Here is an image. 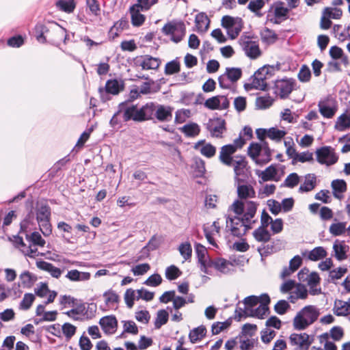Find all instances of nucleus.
I'll return each mask as SVG.
<instances>
[{"instance_id": "nucleus-1", "label": "nucleus", "mask_w": 350, "mask_h": 350, "mask_svg": "<svg viewBox=\"0 0 350 350\" xmlns=\"http://www.w3.org/2000/svg\"><path fill=\"white\" fill-rule=\"evenodd\" d=\"M258 204L254 201L243 202L236 200L228 208L226 215V230L234 237L244 235L256 223L254 219Z\"/></svg>"}, {"instance_id": "nucleus-2", "label": "nucleus", "mask_w": 350, "mask_h": 350, "mask_svg": "<svg viewBox=\"0 0 350 350\" xmlns=\"http://www.w3.org/2000/svg\"><path fill=\"white\" fill-rule=\"evenodd\" d=\"M320 314L319 309L312 305L304 307L293 319V324L296 330L306 329L313 324Z\"/></svg>"}, {"instance_id": "nucleus-3", "label": "nucleus", "mask_w": 350, "mask_h": 350, "mask_svg": "<svg viewBox=\"0 0 350 350\" xmlns=\"http://www.w3.org/2000/svg\"><path fill=\"white\" fill-rule=\"evenodd\" d=\"M249 156L258 165H262L271 159V150L267 142L259 144L252 143L248 148Z\"/></svg>"}, {"instance_id": "nucleus-4", "label": "nucleus", "mask_w": 350, "mask_h": 350, "mask_svg": "<svg viewBox=\"0 0 350 350\" xmlns=\"http://www.w3.org/2000/svg\"><path fill=\"white\" fill-rule=\"evenodd\" d=\"M65 30L55 23H51L49 27L40 23L37 24L35 27V36L37 40L41 43H44L47 38L53 41L54 38L51 33L63 36Z\"/></svg>"}, {"instance_id": "nucleus-5", "label": "nucleus", "mask_w": 350, "mask_h": 350, "mask_svg": "<svg viewBox=\"0 0 350 350\" xmlns=\"http://www.w3.org/2000/svg\"><path fill=\"white\" fill-rule=\"evenodd\" d=\"M221 26L227 30L228 36L234 40L242 30L243 22L240 17H233L231 16H224L221 21Z\"/></svg>"}, {"instance_id": "nucleus-6", "label": "nucleus", "mask_w": 350, "mask_h": 350, "mask_svg": "<svg viewBox=\"0 0 350 350\" xmlns=\"http://www.w3.org/2000/svg\"><path fill=\"white\" fill-rule=\"evenodd\" d=\"M51 208L47 205L39 206L36 211V219L40 229L44 236L51 234L52 229L50 224Z\"/></svg>"}, {"instance_id": "nucleus-7", "label": "nucleus", "mask_w": 350, "mask_h": 350, "mask_svg": "<svg viewBox=\"0 0 350 350\" xmlns=\"http://www.w3.org/2000/svg\"><path fill=\"white\" fill-rule=\"evenodd\" d=\"M321 116L327 119L332 118L338 111V102L331 96L321 98L318 103Z\"/></svg>"}, {"instance_id": "nucleus-8", "label": "nucleus", "mask_w": 350, "mask_h": 350, "mask_svg": "<svg viewBox=\"0 0 350 350\" xmlns=\"http://www.w3.org/2000/svg\"><path fill=\"white\" fill-rule=\"evenodd\" d=\"M242 76V70L239 68H226L224 74L218 78L219 85L223 89H229Z\"/></svg>"}, {"instance_id": "nucleus-9", "label": "nucleus", "mask_w": 350, "mask_h": 350, "mask_svg": "<svg viewBox=\"0 0 350 350\" xmlns=\"http://www.w3.org/2000/svg\"><path fill=\"white\" fill-rule=\"evenodd\" d=\"M240 45L245 55L251 59H256L261 55L258 42L250 36H242L239 40Z\"/></svg>"}, {"instance_id": "nucleus-10", "label": "nucleus", "mask_w": 350, "mask_h": 350, "mask_svg": "<svg viewBox=\"0 0 350 350\" xmlns=\"http://www.w3.org/2000/svg\"><path fill=\"white\" fill-rule=\"evenodd\" d=\"M289 10L284 7V3L281 1L273 3L269 10L267 18L275 24L280 23L287 18Z\"/></svg>"}, {"instance_id": "nucleus-11", "label": "nucleus", "mask_w": 350, "mask_h": 350, "mask_svg": "<svg viewBox=\"0 0 350 350\" xmlns=\"http://www.w3.org/2000/svg\"><path fill=\"white\" fill-rule=\"evenodd\" d=\"M316 155L319 163L327 166L335 164L338 159V157L331 146H323L317 149Z\"/></svg>"}, {"instance_id": "nucleus-12", "label": "nucleus", "mask_w": 350, "mask_h": 350, "mask_svg": "<svg viewBox=\"0 0 350 350\" xmlns=\"http://www.w3.org/2000/svg\"><path fill=\"white\" fill-rule=\"evenodd\" d=\"M119 112L123 113V118L125 121L133 120L137 122H142L141 109L136 105L130 103H122L119 105Z\"/></svg>"}, {"instance_id": "nucleus-13", "label": "nucleus", "mask_w": 350, "mask_h": 350, "mask_svg": "<svg viewBox=\"0 0 350 350\" xmlns=\"http://www.w3.org/2000/svg\"><path fill=\"white\" fill-rule=\"evenodd\" d=\"M294 86L295 80L292 79L276 80L273 87V92L281 98H285L291 93Z\"/></svg>"}, {"instance_id": "nucleus-14", "label": "nucleus", "mask_w": 350, "mask_h": 350, "mask_svg": "<svg viewBox=\"0 0 350 350\" xmlns=\"http://www.w3.org/2000/svg\"><path fill=\"white\" fill-rule=\"evenodd\" d=\"M162 31L165 35L170 36L173 42L178 43L183 40L185 34V28L183 25L169 23L163 26Z\"/></svg>"}, {"instance_id": "nucleus-15", "label": "nucleus", "mask_w": 350, "mask_h": 350, "mask_svg": "<svg viewBox=\"0 0 350 350\" xmlns=\"http://www.w3.org/2000/svg\"><path fill=\"white\" fill-rule=\"evenodd\" d=\"M268 306L265 304H260L255 310H242V308L237 307L235 310V318L240 321L241 318L246 317H256L259 319H264L268 312Z\"/></svg>"}, {"instance_id": "nucleus-16", "label": "nucleus", "mask_w": 350, "mask_h": 350, "mask_svg": "<svg viewBox=\"0 0 350 350\" xmlns=\"http://www.w3.org/2000/svg\"><path fill=\"white\" fill-rule=\"evenodd\" d=\"M206 129L213 137H222L223 133L226 131V122L221 118H214L208 120Z\"/></svg>"}, {"instance_id": "nucleus-17", "label": "nucleus", "mask_w": 350, "mask_h": 350, "mask_svg": "<svg viewBox=\"0 0 350 350\" xmlns=\"http://www.w3.org/2000/svg\"><path fill=\"white\" fill-rule=\"evenodd\" d=\"M208 267H214L217 271L222 274L228 275L235 272V266L228 260L224 258H217L210 261Z\"/></svg>"}, {"instance_id": "nucleus-18", "label": "nucleus", "mask_w": 350, "mask_h": 350, "mask_svg": "<svg viewBox=\"0 0 350 350\" xmlns=\"http://www.w3.org/2000/svg\"><path fill=\"white\" fill-rule=\"evenodd\" d=\"M16 243L18 248L25 256H29V258H36L39 256V252H38V247L39 246L38 245L27 242L25 243L21 237L16 239Z\"/></svg>"}, {"instance_id": "nucleus-19", "label": "nucleus", "mask_w": 350, "mask_h": 350, "mask_svg": "<svg viewBox=\"0 0 350 350\" xmlns=\"http://www.w3.org/2000/svg\"><path fill=\"white\" fill-rule=\"evenodd\" d=\"M290 342L292 345H296L299 350H308L311 345L309 335L306 333L292 334L290 337Z\"/></svg>"}, {"instance_id": "nucleus-20", "label": "nucleus", "mask_w": 350, "mask_h": 350, "mask_svg": "<svg viewBox=\"0 0 350 350\" xmlns=\"http://www.w3.org/2000/svg\"><path fill=\"white\" fill-rule=\"evenodd\" d=\"M196 252L198 258V262L201 265V270L205 273L208 274L209 273L207 269L210 265L209 262L212 260L208 259V257L206 255V249L203 245L198 243L196 245Z\"/></svg>"}, {"instance_id": "nucleus-21", "label": "nucleus", "mask_w": 350, "mask_h": 350, "mask_svg": "<svg viewBox=\"0 0 350 350\" xmlns=\"http://www.w3.org/2000/svg\"><path fill=\"white\" fill-rule=\"evenodd\" d=\"M103 296L105 299V305L100 306L102 310H108L109 309H116L118 307L119 296L116 293L113 291H108L105 292Z\"/></svg>"}, {"instance_id": "nucleus-22", "label": "nucleus", "mask_w": 350, "mask_h": 350, "mask_svg": "<svg viewBox=\"0 0 350 350\" xmlns=\"http://www.w3.org/2000/svg\"><path fill=\"white\" fill-rule=\"evenodd\" d=\"M234 148L231 144L222 146L219 152V160L224 164L231 166L234 159L232 155L235 152Z\"/></svg>"}, {"instance_id": "nucleus-23", "label": "nucleus", "mask_w": 350, "mask_h": 350, "mask_svg": "<svg viewBox=\"0 0 350 350\" xmlns=\"http://www.w3.org/2000/svg\"><path fill=\"white\" fill-rule=\"evenodd\" d=\"M173 108L170 106L157 105L155 118L159 122H169L172 118Z\"/></svg>"}, {"instance_id": "nucleus-24", "label": "nucleus", "mask_w": 350, "mask_h": 350, "mask_svg": "<svg viewBox=\"0 0 350 350\" xmlns=\"http://www.w3.org/2000/svg\"><path fill=\"white\" fill-rule=\"evenodd\" d=\"M99 324L104 332L113 334L116 330L118 322L114 316H106L100 319Z\"/></svg>"}, {"instance_id": "nucleus-25", "label": "nucleus", "mask_w": 350, "mask_h": 350, "mask_svg": "<svg viewBox=\"0 0 350 350\" xmlns=\"http://www.w3.org/2000/svg\"><path fill=\"white\" fill-rule=\"evenodd\" d=\"M237 196L243 202H245L247 199L252 198L256 196V192L253 187L250 185H239L237 186Z\"/></svg>"}, {"instance_id": "nucleus-26", "label": "nucleus", "mask_w": 350, "mask_h": 350, "mask_svg": "<svg viewBox=\"0 0 350 350\" xmlns=\"http://www.w3.org/2000/svg\"><path fill=\"white\" fill-rule=\"evenodd\" d=\"M334 313L336 316H347L350 314V297L347 301L337 299L333 308Z\"/></svg>"}, {"instance_id": "nucleus-27", "label": "nucleus", "mask_w": 350, "mask_h": 350, "mask_svg": "<svg viewBox=\"0 0 350 350\" xmlns=\"http://www.w3.org/2000/svg\"><path fill=\"white\" fill-rule=\"evenodd\" d=\"M302 255L311 261H318L325 258L327 253L323 247L319 246L310 251L302 252Z\"/></svg>"}, {"instance_id": "nucleus-28", "label": "nucleus", "mask_w": 350, "mask_h": 350, "mask_svg": "<svg viewBox=\"0 0 350 350\" xmlns=\"http://www.w3.org/2000/svg\"><path fill=\"white\" fill-rule=\"evenodd\" d=\"M143 11L140 8L135 5H131L129 8V12L131 14V23L133 26L139 27L141 26L145 21L146 17L142 14Z\"/></svg>"}, {"instance_id": "nucleus-29", "label": "nucleus", "mask_w": 350, "mask_h": 350, "mask_svg": "<svg viewBox=\"0 0 350 350\" xmlns=\"http://www.w3.org/2000/svg\"><path fill=\"white\" fill-rule=\"evenodd\" d=\"M195 24L197 31L203 33L207 31L210 20L204 12H200L196 16Z\"/></svg>"}, {"instance_id": "nucleus-30", "label": "nucleus", "mask_w": 350, "mask_h": 350, "mask_svg": "<svg viewBox=\"0 0 350 350\" xmlns=\"http://www.w3.org/2000/svg\"><path fill=\"white\" fill-rule=\"evenodd\" d=\"M36 266L40 269L47 271L52 277L55 278H59L62 273V271L59 268L56 267L53 264L44 260L37 261Z\"/></svg>"}, {"instance_id": "nucleus-31", "label": "nucleus", "mask_w": 350, "mask_h": 350, "mask_svg": "<svg viewBox=\"0 0 350 350\" xmlns=\"http://www.w3.org/2000/svg\"><path fill=\"white\" fill-rule=\"evenodd\" d=\"M258 176L263 182L274 180L279 181L280 178L278 176V170L273 165L267 167L264 171L258 174Z\"/></svg>"}, {"instance_id": "nucleus-32", "label": "nucleus", "mask_w": 350, "mask_h": 350, "mask_svg": "<svg viewBox=\"0 0 350 350\" xmlns=\"http://www.w3.org/2000/svg\"><path fill=\"white\" fill-rule=\"evenodd\" d=\"M317 185V176L314 174H308L305 176V180L299 188L301 193L309 192L313 190Z\"/></svg>"}, {"instance_id": "nucleus-33", "label": "nucleus", "mask_w": 350, "mask_h": 350, "mask_svg": "<svg viewBox=\"0 0 350 350\" xmlns=\"http://www.w3.org/2000/svg\"><path fill=\"white\" fill-rule=\"evenodd\" d=\"M161 61L159 59L150 55H145L142 57L140 66L144 70H156L159 67Z\"/></svg>"}, {"instance_id": "nucleus-34", "label": "nucleus", "mask_w": 350, "mask_h": 350, "mask_svg": "<svg viewBox=\"0 0 350 350\" xmlns=\"http://www.w3.org/2000/svg\"><path fill=\"white\" fill-rule=\"evenodd\" d=\"M123 88V81L118 79H109L105 84L106 92L113 95L118 94Z\"/></svg>"}, {"instance_id": "nucleus-35", "label": "nucleus", "mask_w": 350, "mask_h": 350, "mask_svg": "<svg viewBox=\"0 0 350 350\" xmlns=\"http://www.w3.org/2000/svg\"><path fill=\"white\" fill-rule=\"evenodd\" d=\"M128 27V21L124 18H121L116 22L113 26L110 29L109 35L112 39L117 38L120 33Z\"/></svg>"}, {"instance_id": "nucleus-36", "label": "nucleus", "mask_w": 350, "mask_h": 350, "mask_svg": "<svg viewBox=\"0 0 350 350\" xmlns=\"http://www.w3.org/2000/svg\"><path fill=\"white\" fill-rule=\"evenodd\" d=\"M231 166L234 168V172L235 174V177L238 178V177L241 175H243L245 172V169L247 165V162L243 157L237 156L234 157V161H232Z\"/></svg>"}, {"instance_id": "nucleus-37", "label": "nucleus", "mask_w": 350, "mask_h": 350, "mask_svg": "<svg viewBox=\"0 0 350 350\" xmlns=\"http://www.w3.org/2000/svg\"><path fill=\"white\" fill-rule=\"evenodd\" d=\"M347 246L344 244V241L336 240L333 245L334 256L339 260L347 259Z\"/></svg>"}, {"instance_id": "nucleus-38", "label": "nucleus", "mask_w": 350, "mask_h": 350, "mask_svg": "<svg viewBox=\"0 0 350 350\" xmlns=\"http://www.w3.org/2000/svg\"><path fill=\"white\" fill-rule=\"evenodd\" d=\"M206 334V329L204 325H200L190 331L189 338L191 343H196L201 340Z\"/></svg>"}, {"instance_id": "nucleus-39", "label": "nucleus", "mask_w": 350, "mask_h": 350, "mask_svg": "<svg viewBox=\"0 0 350 350\" xmlns=\"http://www.w3.org/2000/svg\"><path fill=\"white\" fill-rule=\"evenodd\" d=\"M66 277L70 281H86L90 278V273L88 272H81L77 269L69 271Z\"/></svg>"}, {"instance_id": "nucleus-40", "label": "nucleus", "mask_w": 350, "mask_h": 350, "mask_svg": "<svg viewBox=\"0 0 350 350\" xmlns=\"http://www.w3.org/2000/svg\"><path fill=\"white\" fill-rule=\"evenodd\" d=\"M157 105L153 103H149L140 108L143 121L146 120H151L153 116L155 117Z\"/></svg>"}, {"instance_id": "nucleus-41", "label": "nucleus", "mask_w": 350, "mask_h": 350, "mask_svg": "<svg viewBox=\"0 0 350 350\" xmlns=\"http://www.w3.org/2000/svg\"><path fill=\"white\" fill-rule=\"evenodd\" d=\"M180 131L187 136L189 137H194L199 135L200 132V126L194 122L187 124L184 125Z\"/></svg>"}, {"instance_id": "nucleus-42", "label": "nucleus", "mask_w": 350, "mask_h": 350, "mask_svg": "<svg viewBox=\"0 0 350 350\" xmlns=\"http://www.w3.org/2000/svg\"><path fill=\"white\" fill-rule=\"evenodd\" d=\"M19 278L22 285L26 288L31 287L37 280V277L29 271H25L21 273L19 275Z\"/></svg>"}, {"instance_id": "nucleus-43", "label": "nucleus", "mask_w": 350, "mask_h": 350, "mask_svg": "<svg viewBox=\"0 0 350 350\" xmlns=\"http://www.w3.org/2000/svg\"><path fill=\"white\" fill-rule=\"evenodd\" d=\"M253 235L255 239L258 242L266 243L268 242L271 239V234L266 229V228L259 226L257 229H256Z\"/></svg>"}, {"instance_id": "nucleus-44", "label": "nucleus", "mask_w": 350, "mask_h": 350, "mask_svg": "<svg viewBox=\"0 0 350 350\" xmlns=\"http://www.w3.org/2000/svg\"><path fill=\"white\" fill-rule=\"evenodd\" d=\"M333 195L336 198H340L338 193H342L347 190V184L344 180L337 179L332 182Z\"/></svg>"}, {"instance_id": "nucleus-45", "label": "nucleus", "mask_w": 350, "mask_h": 350, "mask_svg": "<svg viewBox=\"0 0 350 350\" xmlns=\"http://www.w3.org/2000/svg\"><path fill=\"white\" fill-rule=\"evenodd\" d=\"M346 226V222L333 223L330 225L329 228V232L334 237L340 236L345 232L347 230Z\"/></svg>"}, {"instance_id": "nucleus-46", "label": "nucleus", "mask_w": 350, "mask_h": 350, "mask_svg": "<svg viewBox=\"0 0 350 350\" xmlns=\"http://www.w3.org/2000/svg\"><path fill=\"white\" fill-rule=\"evenodd\" d=\"M56 6L63 12L71 13L75 9L76 4L75 0H59L56 2Z\"/></svg>"}, {"instance_id": "nucleus-47", "label": "nucleus", "mask_w": 350, "mask_h": 350, "mask_svg": "<svg viewBox=\"0 0 350 350\" xmlns=\"http://www.w3.org/2000/svg\"><path fill=\"white\" fill-rule=\"evenodd\" d=\"M335 129L339 131H344L350 127V118L345 113L340 115L336 122Z\"/></svg>"}, {"instance_id": "nucleus-48", "label": "nucleus", "mask_w": 350, "mask_h": 350, "mask_svg": "<svg viewBox=\"0 0 350 350\" xmlns=\"http://www.w3.org/2000/svg\"><path fill=\"white\" fill-rule=\"evenodd\" d=\"M274 70L275 68L273 66H264L259 68L256 72H255L254 74L256 76L261 77L263 79V80L267 81V80L273 75Z\"/></svg>"}, {"instance_id": "nucleus-49", "label": "nucleus", "mask_w": 350, "mask_h": 350, "mask_svg": "<svg viewBox=\"0 0 350 350\" xmlns=\"http://www.w3.org/2000/svg\"><path fill=\"white\" fill-rule=\"evenodd\" d=\"M265 4L264 0H251L247 5V8L252 12L255 13L256 16L260 17L262 16L260 11L265 6Z\"/></svg>"}, {"instance_id": "nucleus-50", "label": "nucleus", "mask_w": 350, "mask_h": 350, "mask_svg": "<svg viewBox=\"0 0 350 350\" xmlns=\"http://www.w3.org/2000/svg\"><path fill=\"white\" fill-rule=\"evenodd\" d=\"M26 241L27 243H31L34 245H38L39 247H44L46 242L44 239H42L40 234L38 232H33L30 234H26Z\"/></svg>"}, {"instance_id": "nucleus-51", "label": "nucleus", "mask_w": 350, "mask_h": 350, "mask_svg": "<svg viewBox=\"0 0 350 350\" xmlns=\"http://www.w3.org/2000/svg\"><path fill=\"white\" fill-rule=\"evenodd\" d=\"M323 13L330 19H340L342 15L340 8L326 7L323 9Z\"/></svg>"}, {"instance_id": "nucleus-52", "label": "nucleus", "mask_w": 350, "mask_h": 350, "mask_svg": "<svg viewBox=\"0 0 350 350\" xmlns=\"http://www.w3.org/2000/svg\"><path fill=\"white\" fill-rule=\"evenodd\" d=\"M168 313L165 310H160L157 312V318L154 322L156 329H159L162 325L167 323L168 321Z\"/></svg>"}, {"instance_id": "nucleus-53", "label": "nucleus", "mask_w": 350, "mask_h": 350, "mask_svg": "<svg viewBox=\"0 0 350 350\" xmlns=\"http://www.w3.org/2000/svg\"><path fill=\"white\" fill-rule=\"evenodd\" d=\"M77 327L70 323H65L62 326L61 333L62 332L66 338V340H70V338L75 334Z\"/></svg>"}, {"instance_id": "nucleus-54", "label": "nucleus", "mask_w": 350, "mask_h": 350, "mask_svg": "<svg viewBox=\"0 0 350 350\" xmlns=\"http://www.w3.org/2000/svg\"><path fill=\"white\" fill-rule=\"evenodd\" d=\"M180 71V63L176 59L167 62L165 67V74L171 75Z\"/></svg>"}, {"instance_id": "nucleus-55", "label": "nucleus", "mask_w": 350, "mask_h": 350, "mask_svg": "<svg viewBox=\"0 0 350 350\" xmlns=\"http://www.w3.org/2000/svg\"><path fill=\"white\" fill-rule=\"evenodd\" d=\"M268 137L276 142L280 141L286 134V131L272 127L267 130Z\"/></svg>"}, {"instance_id": "nucleus-56", "label": "nucleus", "mask_w": 350, "mask_h": 350, "mask_svg": "<svg viewBox=\"0 0 350 350\" xmlns=\"http://www.w3.org/2000/svg\"><path fill=\"white\" fill-rule=\"evenodd\" d=\"M267 81L263 80L262 78L258 77L256 76L255 74H254L252 77V81L250 83L251 88L256 89V90H265L267 88Z\"/></svg>"}, {"instance_id": "nucleus-57", "label": "nucleus", "mask_w": 350, "mask_h": 350, "mask_svg": "<svg viewBox=\"0 0 350 350\" xmlns=\"http://www.w3.org/2000/svg\"><path fill=\"white\" fill-rule=\"evenodd\" d=\"M259 298L257 296L251 295L243 300L244 308L242 310H253V308L259 303Z\"/></svg>"}, {"instance_id": "nucleus-58", "label": "nucleus", "mask_w": 350, "mask_h": 350, "mask_svg": "<svg viewBox=\"0 0 350 350\" xmlns=\"http://www.w3.org/2000/svg\"><path fill=\"white\" fill-rule=\"evenodd\" d=\"M272 103L273 100L269 96L258 97L256 100V106L260 109L269 108Z\"/></svg>"}, {"instance_id": "nucleus-59", "label": "nucleus", "mask_w": 350, "mask_h": 350, "mask_svg": "<svg viewBox=\"0 0 350 350\" xmlns=\"http://www.w3.org/2000/svg\"><path fill=\"white\" fill-rule=\"evenodd\" d=\"M181 271L174 265L169 266L165 269V277L170 280H174L181 275Z\"/></svg>"}, {"instance_id": "nucleus-60", "label": "nucleus", "mask_w": 350, "mask_h": 350, "mask_svg": "<svg viewBox=\"0 0 350 350\" xmlns=\"http://www.w3.org/2000/svg\"><path fill=\"white\" fill-rule=\"evenodd\" d=\"M291 308L290 304L286 300L282 299L277 302L274 306V310L276 313L280 315L284 314Z\"/></svg>"}, {"instance_id": "nucleus-61", "label": "nucleus", "mask_w": 350, "mask_h": 350, "mask_svg": "<svg viewBox=\"0 0 350 350\" xmlns=\"http://www.w3.org/2000/svg\"><path fill=\"white\" fill-rule=\"evenodd\" d=\"M137 291L129 288L124 293V301L128 308H131L134 305V300L136 299Z\"/></svg>"}, {"instance_id": "nucleus-62", "label": "nucleus", "mask_w": 350, "mask_h": 350, "mask_svg": "<svg viewBox=\"0 0 350 350\" xmlns=\"http://www.w3.org/2000/svg\"><path fill=\"white\" fill-rule=\"evenodd\" d=\"M35 299V297L31 293H25L23 299L20 304V309L27 310H28Z\"/></svg>"}, {"instance_id": "nucleus-63", "label": "nucleus", "mask_w": 350, "mask_h": 350, "mask_svg": "<svg viewBox=\"0 0 350 350\" xmlns=\"http://www.w3.org/2000/svg\"><path fill=\"white\" fill-rule=\"evenodd\" d=\"M178 250L180 253V255L185 260H187L191 257L192 248L190 243H184L180 244Z\"/></svg>"}, {"instance_id": "nucleus-64", "label": "nucleus", "mask_w": 350, "mask_h": 350, "mask_svg": "<svg viewBox=\"0 0 350 350\" xmlns=\"http://www.w3.org/2000/svg\"><path fill=\"white\" fill-rule=\"evenodd\" d=\"M256 341L253 338H249L246 336H241L240 338V348L241 350H251Z\"/></svg>"}]
</instances>
